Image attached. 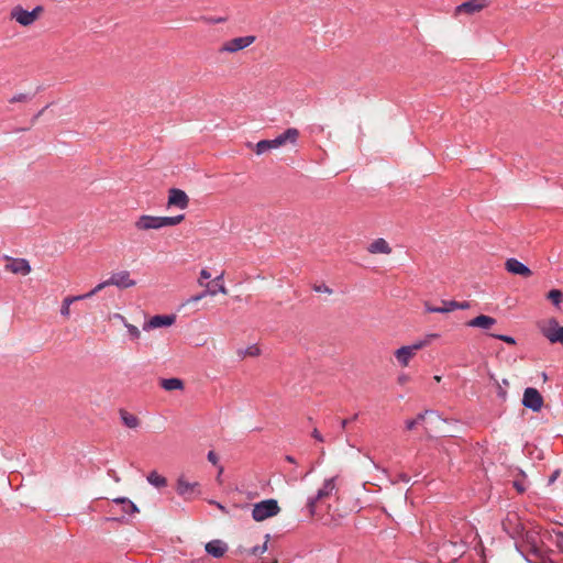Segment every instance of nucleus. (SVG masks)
Listing matches in <instances>:
<instances>
[{"label": "nucleus", "instance_id": "5701e85b", "mask_svg": "<svg viewBox=\"0 0 563 563\" xmlns=\"http://www.w3.org/2000/svg\"><path fill=\"white\" fill-rule=\"evenodd\" d=\"M161 386L168 391L180 390L184 388V383L179 378H165L161 380Z\"/></svg>", "mask_w": 563, "mask_h": 563}, {"label": "nucleus", "instance_id": "a19ab883", "mask_svg": "<svg viewBox=\"0 0 563 563\" xmlns=\"http://www.w3.org/2000/svg\"><path fill=\"white\" fill-rule=\"evenodd\" d=\"M202 298H205V294H203V292L198 294V295H196V296L190 297V298L187 300V303L197 302V301L201 300Z\"/></svg>", "mask_w": 563, "mask_h": 563}, {"label": "nucleus", "instance_id": "49530a36", "mask_svg": "<svg viewBox=\"0 0 563 563\" xmlns=\"http://www.w3.org/2000/svg\"><path fill=\"white\" fill-rule=\"evenodd\" d=\"M129 499L125 498V497H118V498H114L113 501L117 503V504H122L123 506L126 505V501Z\"/></svg>", "mask_w": 563, "mask_h": 563}, {"label": "nucleus", "instance_id": "7ed1b4c3", "mask_svg": "<svg viewBox=\"0 0 563 563\" xmlns=\"http://www.w3.org/2000/svg\"><path fill=\"white\" fill-rule=\"evenodd\" d=\"M43 12L44 8L42 5L35 7L32 11L23 9L22 5H15L10 11V19L26 27L34 24Z\"/></svg>", "mask_w": 563, "mask_h": 563}, {"label": "nucleus", "instance_id": "dca6fc26", "mask_svg": "<svg viewBox=\"0 0 563 563\" xmlns=\"http://www.w3.org/2000/svg\"><path fill=\"white\" fill-rule=\"evenodd\" d=\"M455 305L454 300H441L440 306H433L431 302L426 301L423 303L426 312H437V313H448L456 310L455 307L451 306Z\"/></svg>", "mask_w": 563, "mask_h": 563}, {"label": "nucleus", "instance_id": "2f4dec72", "mask_svg": "<svg viewBox=\"0 0 563 563\" xmlns=\"http://www.w3.org/2000/svg\"><path fill=\"white\" fill-rule=\"evenodd\" d=\"M211 277V274L208 269H201L198 278V285L205 288H208L211 283H206L205 280L209 279Z\"/></svg>", "mask_w": 563, "mask_h": 563}, {"label": "nucleus", "instance_id": "3c124183", "mask_svg": "<svg viewBox=\"0 0 563 563\" xmlns=\"http://www.w3.org/2000/svg\"><path fill=\"white\" fill-rule=\"evenodd\" d=\"M558 474H559V472H555V473L551 476V478H550V483L554 482V479L556 478Z\"/></svg>", "mask_w": 563, "mask_h": 563}, {"label": "nucleus", "instance_id": "e433bc0d", "mask_svg": "<svg viewBox=\"0 0 563 563\" xmlns=\"http://www.w3.org/2000/svg\"><path fill=\"white\" fill-rule=\"evenodd\" d=\"M492 336H494V338H496L498 340H501V341H504V342H506L508 344H515L516 343L515 339L511 338V336H508V335L492 334Z\"/></svg>", "mask_w": 563, "mask_h": 563}, {"label": "nucleus", "instance_id": "bb28decb", "mask_svg": "<svg viewBox=\"0 0 563 563\" xmlns=\"http://www.w3.org/2000/svg\"><path fill=\"white\" fill-rule=\"evenodd\" d=\"M429 412H430V411L426 410L424 412L419 413L415 419H412V420H407V421H406V428H407L408 430H412V429H415L418 424H420V423L424 420L426 416H427Z\"/></svg>", "mask_w": 563, "mask_h": 563}, {"label": "nucleus", "instance_id": "b1692460", "mask_svg": "<svg viewBox=\"0 0 563 563\" xmlns=\"http://www.w3.org/2000/svg\"><path fill=\"white\" fill-rule=\"evenodd\" d=\"M120 416H121V419L123 421V423L128 427V428H131V429H135L140 426V419L128 412L126 410L124 409H121L120 410Z\"/></svg>", "mask_w": 563, "mask_h": 563}, {"label": "nucleus", "instance_id": "7c9ffc66", "mask_svg": "<svg viewBox=\"0 0 563 563\" xmlns=\"http://www.w3.org/2000/svg\"><path fill=\"white\" fill-rule=\"evenodd\" d=\"M548 299H550L554 305H559L563 301V292L559 289H552L548 292Z\"/></svg>", "mask_w": 563, "mask_h": 563}, {"label": "nucleus", "instance_id": "a878e982", "mask_svg": "<svg viewBox=\"0 0 563 563\" xmlns=\"http://www.w3.org/2000/svg\"><path fill=\"white\" fill-rule=\"evenodd\" d=\"M260 354H261V349L256 344H253L245 350L238 351V355L241 358H245L247 356L255 357V356H258Z\"/></svg>", "mask_w": 563, "mask_h": 563}, {"label": "nucleus", "instance_id": "9b49d317", "mask_svg": "<svg viewBox=\"0 0 563 563\" xmlns=\"http://www.w3.org/2000/svg\"><path fill=\"white\" fill-rule=\"evenodd\" d=\"M175 321L176 317L174 314H156L143 324V330L150 331L156 328L170 327L175 323Z\"/></svg>", "mask_w": 563, "mask_h": 563}, {"label": "nucleus", "instance_id": "f03ea898", "mask_svg": "<svg viewBox=\"0 0 563 563\" xmlns=\"http://www.w3.org/2000/svg\"><path fill=\"white\" fill-rule=\"evenodd\" d=\"M299 137V131L295 128L287 129L284 133L274 140H262L255 146V153L262 155L269 150L278 148L286 143L296 144Z\"/></svg>", "mask_w": 563, "mask_h": 563}, {"label": "nucleus", "instance_id": "a211bd4d", "mask_svg": "<svg viewBox=\"0 0 563 563\" xmlns=\"http://www.w3.org/2000/svg\"><path fill=\"white\" fill-rule=\"evenodd\" d=\"M496 319L486 314H479L470 320L466 324L472 328L490 329L496 324Z\"/></svg>", "mask_w": 563, "mask_h": 563}, {"label": "nucleus", "instance_id": "ea45409f", "mask_svg": "<svg viewBox=\"0 0 563 563\" xmlns=\"http://www.w3.org/2000/svg\"><path fill=\"white\" fill-rule=\"evenodd\" d=\"M452 306L455 307L456 309L465 310L471 307V303L468 301H462V302L455 301V305H452Z\"/></svg>", "mask_w": 563, "mask_h": 563}, {"label": "nucleus", "instance_id": "cd10ccee", "mask_svg": "<svg viewBox=\"0 0 563 563\" xmlns=\"http://www.w3.org/2000/svg\"><path fill=\"white\" fill-rule=\"evenodd\" d=\"M108 286H111L109 284V279L98 284L95 288H92L89 292L87 294H84V295H80L82 297V299H87V298H91L92 296H95L96 294H98L99 291H101L103 288L108 287Z\"/></svg>", "mask_w": 563, "mask_h": 563}, {"label": "nucleus", "instance_id": "f704fd0d", "mask_svg": "<svg viewBox=\"0 0 563 563\" xmlns=\"http://www.w3.org/2000/svg\"><path fill=\"white\" fill-rule=\"evenodd\" d=\"M109 320L110 321H118L120 323H122L123 325H125V323H128V320L125 319L124 316H122L121 313H113V314H110L109 316Z\"/></svg>", "mask_w": 563, "mask_h": 563}, {"label": "nucleus", "instance_id": "2eb2a0df", "mask_svg": "<svg viewBox=\"0 0 563 563\" xmlns=\"http://www.w3.org/2000/svg\"><path fill=\"white\" fill-rule=\"evenodd\" d=\"M199 487L198 483H189L185 477L180 476L177 479V487L176 490L178 495L184 497H190L195 494L196 489Z\"/></svg>", "mask_w": 563, "mask_h": 563}, {"label": "nucleus", "instance_id": "9d476101", "mask_svg": "<svg viewBox=\"0 0 563 563\" xmlns=\"http://www.w3.org/2000/svg\"><path fill=\"white\" fill-rule=\"evenodd\" d=\"M189 205V198L187 194L177 188H172L168 190V207H177L181 210L186 209Z\"/></svg>", "mask_w": 563, "mask_h": 563}, {"label": "nucleus", "instance_id": "4c0bfd02", "mask_svg": "<svg viewBox=\"0 0 563 563\" xmlns=\"http://www.w3.org/2000/svg\"><path fill=\"white\" fill-rule=\"evenodd\" d=\"M207 459L213 465H217L218 462H219V457H218V455H217V453L214 451H209V453L207 455Z\"/></svg>", "mask_w": 563, "mask_h": 563}, {"label": "nucleus", "instance_id": "0eeeda50", "mask_svg": "<svg viewBox=\"0 0 563 563\" xmlns=\"http://www.w3.org/2000/svg\"><path fill=\"white\" fill-rule=\"evenodd\" d=\"M4 260L7 264L4 266L5 271L15 274L26 276L31 273V265L25 258H13L11 256L5 255Z\"/></svg>", "mask_w": 563, "mask_h": 563}, {"label": "nucleus", "instance_id": "f3484780", "mask_svg": "<svg viewBox=\"0 0 563 563\" xmlns=\"http://www.w3.org/2000/svg\"><path fill=\"white\" fill-rule=\"evenodd\" d=\"M206 551L213 558H222L228 551V545L221 540H212L206 544Z\"/></svg>", "mask_w": 563, "mask_h": 563}, {"label": "nucleus", "instance_id": "423d86ee", "mask_svg": "<svg viewBox=\"0 0 563 563\" xmlns=\"http://www.w3.org/2000/svg\"><path fill=\"white\" fill-rule=\"evenodd\" d=\"M256 37L254 35H246L234 37L229 41H225L221 47L219 48L220 53H236L242 51L255 42Z\"/></svg>", "mask_w": 563, "mask_h": 563}, {"label": "nucleus", "instance_id": "c85d7f7f", "mask_svg": "<svg viewBox=\"0 0 563 563\" xmlns=\"http://www.w3.org/2000/svg\"><path fill=\"white\" fill-rule=\"evenodd\" d=\"M269 538H271V536L266 534L265 536V542L263 543V545H257V547L252 548L250 550V554L251 555H258V554L265 553L268 550Z\"/></svg>", "mask_w": 563, "mask_h": 563}, {"label": "nucleus", "instance_id": "20e7f679", "mask_svg": "<svg viewBox=\"0 0 563 563\" xmlns=\"http://www.w3.org/2000/svg\"><path fill=\"white\" fill-rule=\"evenodd\" d=\"M280 511L277 500L266 499L253 506L252 517L255 521H264Z\"/></svg>", "mask_w": 563, "mask_h": 563}, {"label": "nucleus", "instance_id": "37998d69", "mask_svg": "<svg viewBox=\"0 0 563 563\" xmlns=\"http://www.w3.org/2000/svg\"><path fill=\"white\" fill-rule=\"evenodd\" d=\"M312 471H313V467H310V468L308 470V472H306V473H305V474H302V475H298V474H296V475L294 476V478H295V479H298V478L303 479V478H306V477H307V476H308Z\"/></svg>", "mask_w": 563, "mask_h": 563}, {"label": "nucleus", "instance_id": "1a4fd4ad", "mask_svg": "<svg viewBox=\"0 0 563 563\" xmlns=\"http://www.w3.org/2000/svg\"><path fill=\"white\" fill-rule=\"evenodd\" d=\"M541 331L551 343H563V327L555 319H550Z\"/></svg>", "mask_w": 563, "mask_h": 563}, {"label": "nucleus", "instance_id": "de8ad7c7", "mask_svg": "<svg viewBox=\"0 0 563 563\" xmlns=\"http://www.w3.org/2000/svg\"><path fill=\"white\" fill-rule=\"evenodd\" d=\"M515 487L517 488V490L519 493H523L525 492V487L522 485H520L519 483L515 482Z\"/></svg>", "mask_w": 563, "mask_h": 563}, {"label": "nucleus", "instance_id": "4be33fe9", "mask_svg": "<svg viewBox=\"0 0 563 563\" xmlns=\"http://www.w3.org/2000/svg\"><path fill=\"white\" fill-rule=\"evenodd\" d=\"M438 336H439V334H437V333H430V334H427L422 340H419L408 346L416 354L419 350L428 346Z\"/></svg>", "mask_w": 563, "mask_h": 563}, {"label": "nucleus", "instance_id": "5fc2aeb1", "mask_svg": "<svg viewBox=\"0 0 563 563\" xmlns=\"http://www.w3.org/2000/svg\"><path fill=\"white\" fill-rule=\"evenodd\" d=\"M434 379H435L437 382H440V380H441V376H434Z\"/></svg>", "mask_w": 563, "mask_h": 563}, {"label": "nucleus", "instance_id": "412c9836", "mask_svg": "<svg viewBox=\"0 0 563 563\" xmlns=\"http://www.w3.org/2000/svg\"><path fill=\"white\" fill-rule=\"evenodd\" d=\"M84 300L80 295L78 296H67L63 299L62 306H60V314L65 320H68L70 317V305Z\"/></svg>", "mask_w": 563, "mask_h": 563}, {"label": "nucleus", "instance_id": "473e14b6", "mask_svg": "<svg viewBox=\"0 0 563 563\" xmlns=\"http://www.w3.org/2000/svg\"><path fill=\"white\" fill-rule=\"evenodd\" d=\"M222 280H223V273H222V274H220L219 276H217V277L212 280V283H214V284L218 286V291H219V292H221V294H223V295H227V294H228V289H227V287L223 285Z\"/></svg>", "mask_w": 563, "mask_h": 563}, {"label": "nucleus", "instance_id": "a18cd8bd", "mask_svg": "<svg viewBox=\"0 0 563 563\" xmlns=\"http://www.w3.org/2000/svg\"><path fill=\"white\" fill-rule=\"evenodd\" d=\"M312 437H313L316 440H318V441H321V442L323 441V437L320 434V432H319L317 429H314V430L312 431Z\"/></svg>", "mask_w": 563, "mask_h": 563}, {"label": "nucleus", "instance_id": "6e6552de", "mask_svg": "<svg viewBox=\"0 0 563 563\" xmlns=\"http://www.w3.org/2000/svg\"><path fill=\"white\" fill-rule=\"evenodd\" d=\"M522 405L538 412L543 407V397L536 388L528 387L523 393Z\"/></svg>", "mask_w": 563, "mask_h": 563}, {"label": "nucleus", "instance_id": "864d4df0", "mask_svg": "<svg viewBox=\"0 0 563 563\" xmlns=\"http://www.w3.org/2000/svg\"><path fill=\"white\" fill-rule=\"evenodd\" d=\"M222 473H223V467H222V466H220V467H219L218 478L220 477V475H221Z\"/></svg>", "mask_w": 563, "mask_h": 563}, {"label": "nucleus", "instance_id": "603ef678", "mask_svg": "<svg viewBox=\"0 0 563 563\" xmlns=\"http://www.w3.org/2000/svg\"><path fill=\"white\" fill-rule=\"evenodd\" d=\"M347 422H349V421H347L346 419L342 420V428H345V427H346V424H347Z\"/></svg>", "mask_w": 563, "mask_h": 563}, {"label": "nucleus", "instance_id": "39448f33", "mask_svg": "<svg viewBox=\"0 0 563 563\" xmlns=\"http://www.w3.org/2000/svg\"><path fill=\"white\" fill-rule=\"evenodd\" d=\"M334 489H335V478L334 477L327 478L323 482L322 487L318 489L317 494L314 496H311L308 498L306 506H307V509H308L310 516H313L316 514V508H317L318 501H321L322 499L328 498Z\"/></svg>", "mask_w": 563, "mask_h": 563}, {"label": "nucleus", "instance_id": "ddd939ff", "mask_svg": "<svg viewBox=\"0 0 563 563\" xmlns=\"http://www.w3.org/2000/svg\"><path fill=\"white\" fill-rule=\"evenodd\" d=\"M505 269L512 275H519L525 278H528L532 275V272L528 266L514 257L508 258L505 262Z\"/></svg>", "mask_w": 563, "mask_h": 563}, {"label": "nucleus", "instance_id": "09e8293b", "mask_svg": "<svg viewBox=\"0 0 563 563\" xmlns=\"http://www.w3.org/2000/svg\"><path fill=\"white\" fill-rule=\"evenodd\" d=\"M212 504H214L222 512L227 514V509L223 505L214 501Z\"/></svg>", "mask_w": 563, "mask_h": 563}, {"label": "nucleus", "instance_id": "79ce46f5", "mask_svg": "<svg viewBox=\"0 0 563 563\" xmlns=\"http://www.w3.org/2000/svg\"><path fill=\"white\" fill-rule=\"evenodd\" d=\"M205 294V297L206 296H214L217 294V290L211 288L210 286L208 288H206V290L203 291Z\"/></svg>", "mask_w": 563, "mask_h": 563}, {"label": "nucleus", "instance_id": "f257e3e1", "mask_svg": "<svg viewBox=\"0 0 563 563\" xmlns=\"http://www.w3.org/2000/svg\"><path fill=\"white\" fill-rule=\"evenodd\" d=\"M185 219L184 214L176 217H155L150 214H143L136 219L134 227L139 231L159 230L165 227H174L183 222Z\"/></svg>", "mask_w": 563, "mask_h": 563}, {"label": "nucleus", "instance_id": "c756f323", "mask_svg": "<svg viewBox=\"0 0 563 563\" xmlns=\"http://www.w3.org/2000/svg\"><path fill=\"white\" fill-rule=\"evenodd\" d=\"M128 330V333H129V336H130V340L131 341H137L140 340L141 338V331L137 327L131 324V323H125L124 325Z\"/></svg>", "mask_w": 563, "mask_h": 563}, {"label": "nucleus", "instance_id": "6ab92c4d", "mask_svg": "<svg viewBox=\"0 0 563 563\" xmlns=\"http://www.w3.org/2000/svg\"><path fill=\"white\" fill-rule=\"evenodd\" d=\"M367 251L372 254H390L391 247L385 239L379 238L368 245Z\"/></svg>", "mask_w": 563, "mask_h": 563}, {"label": "nucleus", "instance_id": "f8f14e48", "mask_svg": "<svg viewBox=\"0 0 563 563\" xmlns=\"http://www.w3.org/2000/svg\"><path fill=\"white\" fill-rule=\"evenodd\" d=\"M488 7V0H468L456 7L455 14H474Z\"/></svg>", "mask_w": 563, "mask_h": 563}, {"label": "nucleus", "instance_id": "c9c22d12", "mask_svg": "<svg viewBox=\"0 0 563 563\" xmlns=\"http://www.w3.org/2000/svg\"><path fill=\"white\" fill-rule=\"evenodd\" d=\"M27 100H29L27 95H25V93H19V95L13 96V97L10 99V102H11V103H15V102H26Z\"/></svg>", "mask_w": 563, "mask_h": 563}, {"label": "nucleus", "instance_id": "c03bdc74", "mask_svg": "<svg viewBox=\"0 0 563 563\" xmlns=\"http://www.w3.org/2000/svg\"><path fill=\"white\" fill-rule=\"evenodd\" d=\"M556 544L561 550H563V532L558 533Z\"/></svg>", "mask_w": 563, "mask_h": 563}, {"label": "nucleus", "instance_id": "8fccbe9b", "mask_svg": "<svg viewBox=\"0 0 563 563\" xmlns=\"http://www.w3.org/2000/svg\"><path fill=\"white\" fill-rule=\"evenodd\" d=\"M286 461L289 463H296L295 459L291 455H287Z\"/></svg>", "mask_w": 563, "mask_h": 563}, {"label": "nucleus", "instance_id": "72a5a7b5", "mask_svg": "<svg viewBox=\"0 0 563 563\" xmlns=\"http://www.w3.org/2000/svg\"><path fill=\"white\" fill-rule=\"evenodd\" d=\"M123 511L126 514H136L139 512V508L134 503H132L130 499L126 501V505L123 506Z\"/></svg>", "mask_w": 563, "mask_h": 563}, {"label": "nucleus", "instance_id": "393cba45", "mask_svg": "<svg viewBox=\"0 0 563 563\" xmlns=\"http://www.w3.org/2000/svg\"><path fill=\"white\" fill-rule=\"evenodd\" d=\"M147 482L151 485L155 486L156 488H162V487H165L167 485L166 477L159 475L156 471H152L147 475Z\"/></svg>", "mask_w": 563, "mask_h": 563}, {"label": "nucleus", "instance_id": "4468645a", "mask_svg": "<svg viewBox=\"0 0 563 563\" xmlns=\"http://www.w3.org/2000/svg\"><path fill=\"white\" fill-rule=\"evenodd\" d=\"M109 284L119 288H130L135 285V282L130 278L129 272L122 271L113 273L109 278Z\"/></svg>", "mask_w": 563, "mask_h": 563}, {"label": "nucleus", "instance_id": "58836bf2", "mask_svg": "<svg viewBox=\"0 0 563 563\" xmlns=\"http://www.w3.org/2000/svg\"><path fill=\"white\" fill-rule=\"evenodd\" d=\"M314 291L317 292H327V294H332V289H330L328 286L325 285H319V286H314L313 287Z\"/></svg>", "mask_w": 563, "mask_h": 563}, {"label": "nucleus", "instance_id": "aec40b11", "mask_svg": "<svg viewBox=\"0 0 563 563\" xmlns=\"http://www.w3.org/2000/svg\"><path fill=\"white\" fill-rule=\"evenodd\" d=\"M416 354L409 349V346L405 345V346H401L399 347L398 350H396L395 352V356L398 361V363L402 366V367H406L409 365V362L410 360L415 356Z\"/></svg>", "mask_w": 563, "mask_h": 563}]
</instances>
